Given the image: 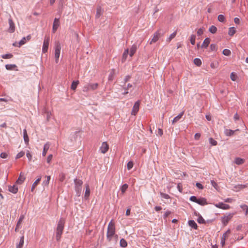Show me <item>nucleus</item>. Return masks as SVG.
Here are the masks:
<instances>
[{"label": "nucleus", "instance_id": "nucleus-58", "mask_svg": "<svg viewBox=\"0 0 248 248\" xmlns=\"http://www.w3.org/2000/svg\"><path fill=\"white\" fill-rule=\"evenodd\" d=\"M203 33V30L202 28L199 29L197 31V34L198 35L200 36L202 35Z\"/></svg>", "mask_w": 248, "mask_h": 248}, {"label": "nucleus", "instance_id": "nucleus-60", "mask_svg": "<svg viewBox=\"0 0 248 248\" xmlns=\"http://www.w3.org/2000/svg\"><path fill=\"white\" fill-rule=\"evenodd\" d=\"M26 155L28 158L29 159V161H31L32 158V155L29 151L27 153Z\"/></svg>", "mask_w": 248, "mask_h": 248}, {"label": "nucleus", "instance_id": "nucleus-54", "mask_svg": "<svg viewBox=\"0 0 248 248\" xmlns=\"http://www.w3.org/2000/svg\"><path fill=\"white\" fill-rule=\"evenodd\" d=\"M25 155V153L23 151H21L19 153L17 154V155L16 156V159L19 158L21 157H22Z\"/></svg>", "mask_w": 248, "mask_h": 248}, {"label": "nucleus", "instance_id": "nucleus-14", "mask_svg": "<svg viewBox=\"0 0 248 248\" xmlns=\"http://www.w3.org/2000/svg\"><path fill=\"white\" fill-rule=\"evenodd\" d=\"M8 22L9 24V28L8 31L9 32H14L15 30V24L11 18L9 19Z\"/></svg>", "mask_w": 248, "mask_h": 248}, {"label": "nucleus", "instance_id": "nucleus-21", "mask_svg": "<svg viewBox=\"0 0 248 248\" xmlns=\"http://www.w3.org/2000/svg\"><path fill=\"white\" fill-rule=\"evenodd\" d=\"M210 42V39L209 38H205L202 45V47L206 48L209 45Z\"/></svg>", "mask_w": 248, "mask_h": 248}, {"label": "nucleus", "instance_id": "nucleus-3", "mask_svg": "<svg viewBox=\"0 0 248 248\" xmlns=\"http://www.w3.org/2000/svg\"><path fill=\"white\" fill-rule=\"evenodd\" d=\"M74 183L75 190L77 192V195L79 196L81 193L83 182L81 180L76 179H75Z\"/></svg>", "mask_w": 248, "mask_h": 248}, {"label": "nucleus", "instance_id": "nucleus-44", "mask_svg": "<svg viewBox=\"0 0 248 248\" xmlns=\"http://www.w3.org/2000/svg\"><path fill=\"white\" fill-rule=\"evenodd\" d=\"M196 36L192 34L190 36V41L192 45H194L195 43Z\"/></svg>", "mask_w": 248, "mask_h": 248}, {"label": "nucleus", "instance_id": "nucleus-12", "mask_svg": "<svg viewBox=\"0 0 248 248\" xmlns=\"http://www.w3.org/2000/svg\"><path fill=\"white\" fill-rule=\"evenodd\" d=\"M31 39V35H29L26 37H23L20 41L18 43V47H20L21 46L24 45L27 41H29Z\"/></svg>", "mask_w": 248, "mask_h": 248}, {"label": "nucleus", "instance_id": "nucleus-42", "mask_svg": "<svg viewBox=\"0 0 248 248\" xmlns=\"http://www.w3.org/2000/svg\"><path fill=\"white\" fill-rule=\"evenodd\" d=\"M115 74V71L114 70H112L110 73V74L108 76V80H112L114 78Z\"/></svg>", "mask_w": 248, "mask_h": 248}, {"label": "nucleus", "instance_id": "nucleus-47", "mask_svg": "<svg viewBox=\"0 0 248 248\" xmlns=\"http://www.w3.org/2000/svg\"><path fill=\"white\" fill-rule=\"evenodd\" d=\"M16 67V65L15 64H7L5 65V67L7 70H12Z\"/></svg>", "mask_w": 248, "mask_h": 248}, {"label": "nucleus", "instance_id": "nucleus-46", "mask_svg": "<svg viewBox=\"0 0 248 248\" xmlns=\"http://www.w3.org/2000/svg\"><path fill=\"white\" fill-rule=\"evenodd\" d=\"M209 140L210 143L212 145L215 146V145H217V141L216 140H215L214 139H213V138H210L209 139Z\"/></svg>", "mask_w": 248, "mask_h": 248}, {"label": "nucleus", "instance_id": "nucleus-51", "mask_svg": "<svg viewBox=\"0 0 248 248\" xmlns=\"http://www.w3.org/2000/svg\"><path fill=\"white\" fill-rule=\"evenodd\" d=\"M160 195L162 198L166 199H169L170 198V196L168 194H166V193L160 192Z\"/></svg>", "mask_w": 248, "mask_h": 248}, {"label": "nucleus", "instance_id": "nucleus-62", "mask_svg": "<svg viewBox=\"0 0 248 248\" xmlns=\"http://www.w3.org/2000/svg\"><path fill=\"white\" fill-rule=\"evenodd\" d=\"M0 156V157L2 158H7L8 155L5 153H1Z\"/></svg>", "mask_w": 248, "mask_h": 248}, {"label": "nucleus", "instance_id": "nucleus-50", "mask_svg": "<svg viewBox=\"0 0 248 248\" xmlns=\"http://www.w3.org/2000/svg\"><path fill=\"white\" fill-rule=\"evenodd\" d=\"M197 221L198 222V223H199L200 224H203V223H205V222L204 219L203 218V217L202 216L199 217L198 218V219H197Z\"/></svg>", "mask_w": 248, "mask_h": 248}, {"label": "nucleus", "instance_id": "nucleus-17", "mask_svg": "<svg viewBox=\"0 0 248 248\" xmlns=\"http://www.w3.org/2000/svg\"><path fill=\"white\" fill-rule=\"evenodd\" d=\"M41 180V176H39L38 178V179L33 183V184L32 185L31 188V191L32 192L33 191L34 188L36 187V186L40 183Z\"/></svg>", "mask_w": 248, "mask_h": 248}, {"label": "nucleus", "instance_id": "nucleus-53", "mask_svg": "<svg viewBox=\"0 0 248 248\" xmlns=\"http://www.w3.org/2000/svg\"><path fill=\"white\" fill-rule=\"evenodd\" d=\"M210 49L212 51H216L217 47L216 44H212L210 45Z\"/></svg>", "mask_w": 248, "mask_h": 248}, {"label": "nucleus", "instance_id": "nucleus-64", "mask_svg": "<svg viewBox=\"0 0 248 248\" xmlns=\"http://www.w3.org/2000/svg\"><path fill=\"white\" fill-rule=\"evenodd\" d=\"M201 137V134L200 133H196L194 136V138L196 140H198Z\"/></svg>", "mask_w": 248, "mask_h": 248}, {"label": "nucleus", "instance_id": "nucleus-16", "mask_svg": "<svg viewBox=\"0 0 248 248\" xmlns=\"http://www.w3.org/2000/svg\"><path fill=\"white\" fill-rule=\"evenodd\" d=\"M197 203L202 206L207 204L206 200L204 198L198 199Z\"/></svg>", "mask_w": 248, "mask_h": 248}, {"label": "nucleus", "instance_id": "nucleus-29", "mask_svg": "<svg viewBox=\"0 0 248 248\" xmlns=\"http://www.w3.org/2000/svg\"><path fill=\"white\" fill-rule=\"evenodd\" d=\"M128 54V49H127L124 50V51L123 54L122 59V61L123 62H124L126 60Z\"/></svg>", "mask_w": 248, "mask_h": 248}, {"label": "nucleus", "instance_id": "nucleus-52", "mask_svg": "<svg viewBox=\"0 0 248 248\" xmlns=\"http://www.w3.org/2000/svg\"><path fill=\"white\" fill-rule=\"evenodd\" d=\"M133 167V163L132 161H129L127 163V168L128 170H130Z\"/></svg>", "mask_w": 248, "mask_h": 248}, {"label": "nucleus", "instance_id": "nucleus-6", "mask_svg": "<svg viewBox=\"0 0 248 248\" xmlns=\"http://www.w3.org/2000/svg\"><path fill=\"white\" fill-rule=\"evenodd\" d=\"M50 38L49 36H46L44 38L42 52L43 53H46L48 50V46L49 44Z\"/></svg>", "mask_w": 248, "mask_h": 248}, {"label": "nucleus", "instance_id": "nucleus-27", "mask_svg": "<svg viewBox=\"0 0 248 248\" xmlns=\"http://www.w3.org/2000/svg\"><path fill=\"white\" fill-rule=\"evenodd\" d=\"M103 13V10L101 7H98L96 10V17L99 18Z\"/></svg>", "mask_w": 248, "mask_h": 248}, {"label": "nucleus", "instance_id": "nucleus-25", "mask_svg": "<svg viewBox=\"0 0 248 248\" xmlns=\"http://www.w3.org/2000/svg\"><path fill=\"white\" fill-rule=\"evenodd\" d=\"M23 136H24V140L26 144H28L29 142V138L27 135V132L26 129L23 130Z\"/></svg>", "mask_w": 248, "mask_h": 248}, {"label": "nucleus", "instance_id": "nucleus-63", "mask_svg": "<svg viewBox=\"0 0 248 248\" xmlns=\"http://www.w3.org/2000/svg\"><path fill=\"white\" fill-rule=\"evenodd\" d=\"M211 183L212 186L214 187H215L216 189H217V184L213 180L211 181Z\"/></svg>", "mask_w": 248, "mask_h": 248}, {"label": "nucleus", "instance_id": "nucleus-8", "mask_svg": "<svg viewBox=\"0 0 248 248\" xmlns=\"http://www.w3.org/2000/svg\"><path fill=\"white\" fill-rule=\"evenodd\" d=\"M109 149V146L107 142H103L100 147L99 150L102 154L107 153Z\"/></svg>", "mask_w": 248, "mask_h": 248}, {"label": "nucleus", "instance_id": "nucleus-10", "mask_svg": "<svg viewBox=\"0 0 248 248\" xmlns=\"http://www.w3.org/2000/svg\"><path fill=\"white\" fill-rule=\"evenodd\" d=\"M233 216V214H229L222 218V222L224 225H226L228 222L231 219Z\"/></svg>", "mask_w": 248, "mask_h": 248}, {"label": "nucleus", "instance_id": "nucleus-22", "mask_svg": "<svg viewBox=\"0 0 248 248\" xmlns=\"http://www.w3.org/2000/svg\"><path fill=\"white\" fill-rule=\"evenodd\" d=\"M9 191H10L12 193H16L17 191H18V188L17 187L15 186V185H14L13 186H9Z\"/></svg>", "mask_w": 248, "mask_h": 248}, {"label": "nucleus", "instance_id": "nucleus-33", "mask_svg": "<svg viewBox=\"0 0 248 248\" xmlns=\"http://www.w3.org/2000/svg\"><path fill=\"white\" fill-rule=\"evenodd\" d=\"M79 84V81L78 80L76 81H73L72 83V85L71 86V88L73 90H75L77 87L78 85Z\"/></svg>", "mask_w": 248, "mask_h": 248}, {"label": "nucleus", "instance_id": "nucleus-55", "mask_svg": "<svg viewBox=\"0 0 248 248\" xmlns=\"http://www.w3.org/2000/svg\"><path fill=\"white\" fill-rule=\"evenodd\" d=\"M248 186V184H245V185H238L237 186V187L240 189H243V188H246Z\"/></svg>", "mask_w": 248, "mask_h": 248}, {"label": "nucleus", "instance_id": "nucleus-24", "mask_svg": "<svg viewBox=\"0 0 248 248\" xmlns=\"http://www.w3.org/2000/svg\"><path fill=\"white\" fill-rule=\"evenodd\" d=\"M188 225L191 228H193L195 229H197V227H198L197 225L194 220H189L188 221Z\"/></svg>", "mask_w": 248, "mask_h": 248}, {"label": "nucleus", "instance_id": "nucleus-4", "mask_svg": "<svg viewBox=\"0 0 248 248\" xmlns=\"http://www.w3.org/2000/svg\"><path fill=\"white\" fill-rule=\"evenodd\" d=\"M61 50V44L59 42H57L55 44V62L57 63L59 62V59L60 55Z\"/></svg>", "mask_w": 248, "mask_h": 248}, {"label": "nucleus", "instance_id": "nucleus-26", "mask_svg": "<svg viewBox=\"0 0 248 248\" xmlns=\"http://www.w3.org/2000/svg\"><path fill=\"white\" fill-rule=\"evenodd\" d=\"M177 31H175L171 33L170 36L166 39V41L168 43L170 42L171 40L173 39L176 35Z\"/></svg>", "mask_w": 248, "mask_h": 248}, {"label": "nucleus", "instance_id": "nucleus-56", "mask_svg": "<svg viewBox=\"0 0 248 248\" xmlns=\"http://www.w3.org/2000/svg\"><path fill=\"white\" fill-rule=\"evenodd\" d=\"M198 199L196 197L194 196H191L190 197V200L192 202H197V201H198Z\"/></svg>", "mask_w": 248, "mask_h": 248}, {"label": "nucleus", "instance_id": "nucleus-20", "mask_svg": "<svg viewBox=\"0 0 248 248\" xmlns=\"http://www.w3.org/2000/svg\"><path fill=\"white\" fill-rule=\"evenodd\" d=\"M25 177L23 175H22V174L21 173L20 174V175H19L18 179L17 180L16 183L17 184L20 185L23 183V182L25 181Z\"/></svg>", "mask_w": 248, "mask_h": 248}, {"label": "nucleus", "instance_id": "nucleus-40", "mask_svg": "<svg viewBox=\"0 0 248 248\" xmlns=\"http://www.w3.org/2000/svg\"><path fill=\"white\" fill-rule=\"evenodd\" d=\"M209 31L212 33H215L217 32V28L215 26H211L209 29Z\"/></svg>", "mask_w": 248, "mask_h": 248}, {"label": "nucleus", "instance_id": "nucleus-5", "mask_svg": "<svg viewBox=\"0 0 248 248\" xmlns=\"http://www.w3.org/2000/svg\"><path fill=\"white\" fill-rule=\"evenodd\" d=\"M98 84L96 83L89 84L83 87V91L84 92H87L90 90H95L98 88Z\"/></svg>", "mask_w": 248, "mask_h": 248}, {"label": "nucleus", "instance_id": "nucleus-7", "mask_svg": "<svg viewBox=\"0 0 248 248\" xmlns=\"http://www.w3.org/2000/svg\"><path fill=\"white\" fill-rule=\"evenodd\" d=\"M161 36L162 35L159 31H156L154 34L153 38L150 42V44H152L157 42Z\"/></svg>", "mask_w": 248, "mask_h": 248}, {"label": "nucleus", "instance_id": "nucleus-39", "mask_svg": "<svg viewBox=\"0 0 248 248\" xmlns=\"http://www.w3.org/2000/svg\"><path fill=\"white\" fill-rule=\"evenodd\" d=\"M193 62H194V63L198 66H200L202 64V61L200 59H198V58H195L194 59V61H193Z\"/></svg>", "mask_w": 248, "mask_h": 248}, {"label": "nucleus", "instance_id": "nucleus-61", "mask_svg": "<svg viewBox=\"0 0 248 248\" xmlns=\"http://www.w3.org/2000/svg\"><path fill=\"white\" fill-rule=\"evenodd\" d=\"M196 186L200 189H202L203 188V186H202V185L200 183H197L196 184Z\"/></svg>", "mask_w": 248, "mask_h": 248}, {"label": "nucleus", "instance_id": "nucleus-41", "mask_svg": "<svg viewBox=\"0 0 248 248\" xmlns=\"http://www.w3.org/2000/svg\"><path fill=\"white\" fill-rule=\"evenodd\" d=\"M128 188V185L126 184L123 185L121 188V192L123 194H124L125 191L127 190Z\"/></svg>", "mask_w": 248, "mask_h": 248}, {"label": "nucleus", "instance_id": "nucleus-13", "mask_svg": "<svg viewBox=\"0 0 248 248\" xmlns=\"http://www.w3.org/2000/svg\"><path fill=\"white\" fill-rule=\"evenodd\" d=\"M59 26H60L59 19L58 18H55L54 19V20L53 22V28H52V31L53 32H56V31L58 29Z\"/></svg>", "mask_w": 248, "mask_h": 248}, {"label": "nucleus", "instance_id": "nucleus-37", "mask_svg": "<svg viewBox=\"0 0 248 248\" xmlns=\"http://www.w3.org/2000/svg\"><path fill=\"white\" fill-rule=\"evenodd\" d=\"M25 218V216L24 215H21L20 216L18 221H17V223L16 224V225H17V227H20V225L23 220V219H24Z\"/></svg>", "mask_w": 248, "mask_h": 248}, {"label": "nucleus", "instance_id": "nucleus-59", "mask_svg": "<svg viewBox=\"0 0 248 248\" xmlns=\"http://www.w3.org/2000/svg\"><path fill=\"white\" fill-rule=\"evenodd\" d=\"M65 179V175L63 173H62L60 175V181L62 182Z\"/></svg>", "mask_w": 248, "mask_h": 248}, {"label": "nucleus", "instance_id": "nucleus-1", "mask_svg": "<svg viewBox=\"0 0 248 248\" xmlns=\"http://www.w3.org/2000/svg\"><path fill=\"white\" fill-rule=\"evenodd\" d=\"M114 236H117L115 234V223L113 220H111L108 226L107 239L108 241H110Z\"/></svg>", "mask_w": 248, "mask_h": 248}, {"label": "nucleus", "instance_id": "nucleus-34", "mask_svg": "<svg viewBox=\"0 0 248 248\" xmlns=\"http://www.w3.org/2000/svg\"><path fill=\"white\" fill-rule=\"evenodd\" d=\"M236 32V30L234 27L230 28L228 34L230 36H232Z\"/></svg>", "mask_w": 248, "mask_h": 248}, {"label": "nucleus", "instance_id": "nucleus-43", "mask_svg": "<svg viewBox=\"0 0 248 248\" xmlns=\"http://www.w3.org/2000/svg\"><path fill=\"white\" fill-rule=\"evenodd\" d=\"M230 78L232 81H235L237 78V76L234 73L232 72L231 74Z\"/></svg>", "mask_w": 248, "mask_h": 248}, {"label": "nucleus", "instance_id": "nucleus-11", "mask_svg": "<svg viewBox=\"0 0 248 248\" xmlns=\"http://www.w3.org/2000/svg\"><path fill=\"white\" fill-rule=\"evenodd\" d=\"M214 205L217 208L224 210H227L230 208L229 205L225 204L223 202H219L218 203L214 204Z\"/></svg>", "mask_w": 248, "mask_h": 248}, {"label": "nucleus", "instance_id": "nucleus-19", "mask_svg": "<svg viewBox=\"0 0 248 248\" xmlns=\"http://www.w3.org/2000/svg\"><path fill=\"white\" fill-rule=\"evenodd\" d=\"M239 130L238 129H237L235 131L231 130V129H226L225 130V134L227 136H231L234 134V132L235 131H239Z\"/></svg>", "mask_w": 248, "mask_h": 248}, {"label": "nucleus", "instance_id": "nucleus-32", "mask_svg": "<svg viewBox=\"0 0 248 248\" xmlns=\"http://www.w3.org/2000/svg\"><path fill=\"white\" fill-rule=\"evenodd\" d=\"M242 209L245 212L246 215L248 214V206L246 204H242L240 205Z\"/></svg>", "mask_w": 248, "mask_h": 248}, {"label": "nucleus", "instance_id": "nucleus-31", "mask_svg": "<svg viewBox=\"0 0 248 248\" xmlns=\"http://www.w3.org/2000/svg\"><path fill=\"white\" fill-rule=\"evenodd\" d=\"M90 190L88 185H86V191L85 192V197L87 198L90 195Z\"/></svg>", "mask_w": 248, "mask_h": 248}, {"label": "nucleus", "instance_id": "nucleus-45", "mask_svg": "<svg viewBox=\"0 0 248 248\" xmlns=\"http://www.w3.org/2000/svg\"><path fill=\"white\" fill-rule=\"evenodd\" d=\"M222 53L223 55L227 56H230L231 54V51L228 49H224Z\"/></svg>", "mask_w": 248, "mask_h": 248}, {"label": "nucleus", "instance_id": "nucleus-2", "mask_svg": "<svg viewBox=\"0 0 248 248\" xmlns=\"http://www.w3.org/2000/svg\"><path fill=\"white\" fill-rule=\"evenodd\" d=\"M64 224L65 219L63 218H61L58 222L56 230V239L58 241H60L61 238V235L63 232Z\"/></svg>", "mask_w": 248, "mask_h": 248}, {"label": "nucleus", "instance_id": "nucleus-9", "mask_svg": "<svg viewBox=\"0 0 248 248\" xmlns=\"http://www.w3.org/2000/svg\"><path fill=\"white\" fill-rule=\"evenodd\" d=\"M140 104V102L139 101L135 103L131 111V115H136L138 113L139 110Z\"/></svg>", "mask_w": 248, "mask_h": 248}, {"label": "nucleus", "instance_id": "nucleus-48", "mask_svg": "<svg viewBox=\"0 0 248 248\" xmlns=\"http://www.w3.org/2000/svg\"><path fill=\"white\" fill-rule=\"evenodd\" d=\"M217 18H218V21L220 22H224V21L225 20V16L222 15H219L218 16Z\"/></svg>", "mask_w": 248, "mask_h": 248}, {"label": "nucleus", "instance_id": "nucleus-18", "mask_svg": "<svg viewBox=\"0 0 248 248\" xmlns=\"http://www.w3.org/2000/svg\"><path fill=\"white\" fill-rule=\"evenodd\" d=\"M49 147H50V145L48 143H46V144H45L44 145L43 151L42 153L43 156H46V153L49 148Z\"/></svg>", "mask_w": 248, "mask_h": 248}, {"label": "nucleus", "instance_id": "nucleus-57", "mask_svg": "<svg viewBox=\"0 0 248 248\" xmlns=\"http://www.w3.org/2000/svg\"><path fill=\"white\" fill-rule=\"evenodd\" d=\"M53 157L52 155H49L47 157V162L50 163Z\"/></svg>", "mask_w": 248, "mask_h": 248}, {"label": "nucleus", "instance_id": "nucleus-35", "mask_svg": "<svg viewBox=\"0 0 248 248\" xmlns=\"http://www.w3.org/2000/svg\"><path fill=\"white\" fill-rule=\"evenodd\" d=\"M230 233V231L228 230L223 234L221 239L226 240L228 238Z\"/></svg>", "mask_w": 248, "mask_h": 248}, {"label": "nucleus", "instance_id": "nucleus-49", "mask_svg": "<svg viewBox=\"0 0 248 248\" xmlns=\"http://www.w3.org/2000/svg\"><path fill=\"white\" fill-rule=\"evenodd\" d=\"M13 55L11 54H7L2 55L1 57L3 59H11L13 57Z\"/></svg>", "mask_w": 248, "mask_h": 248}, {"label": "nucleus", "instance_id": "nucleus-30", "mask_svg": "<svg viewBox=\"0 0 248 248\" xmlns=\"http://www.w3.org/2000/svg\"><path fill=\"white\" fill-rule=\"evenodd\" d=\"M235 163L237 165H241L244 163V159L241 158H236L235 159Z\"/></svg>", "mask_w": 248, "mask_h": 248}, {"label": "nucleus", "instance_id": "nucleus-38", "mask_svg": "<svg viewBox=\"0 0 248 248\" xmlns=\"http://www.w3.org/2000/svg\"><path fill=\"white\" fill-rule=\"evenodd\" d=\"M24 237L22 236L20 238L19 243L18 245L16 246V248H22L24 244Z\"/></svg>", "mask_w": 248, "mask_h": 248}, {"label": "nucleus", "instance_id": "nucleus-36", "mask_svg": "<svg viewBox=\"0 0 248 248\" xmlns=\"http://www.w3.org/2000/svg\"><path fill=\"white\" fill-rule=\"evenodd\" d=\"M120 244V246L123 248H125L127 246V242L124 239H121Z\"/></svg>", "mask_w": 248, "mask_h": 248}, {"label": "nucleus", "instance_id": "nucleus-23", "mask_svg": "<svg viewBox=\"0 0 248 248\" xmlns=\"http://www.w3.org/2000/svg\"><path fill=\"white\" fill-rule=\"evenodd\" d=\"M137 48L136 45H134L132 46V47L130 48L129 54L130 57H132L134 55V54L135 53L137 50Z\"/></svg>", "mask_w": 248, "mask_h": 248}, {"label": "nucleus", "instance_id": "nucleus-15", "mask_svg": "<svg viewBox=\"0 0 248 248\" xmlns=\"http://www.w3.org/2000/svg\"><path fill=\"white\" fill-rule=\"evenodd\" d=\"M45 178H46V180L43 181L42 184L44 188H45V187H47L48 186L49 181L51 178L50 176H46Z\"/></svg>", "mask_w": 248, "mask_h": 248}, {"label": "nucleus", "instance_id": "nucleus-28", "mask_svg": "<svg viewBox=\"0 0 248 248\" xmlns=\"http://www.w3.org/2000/svg\"><path fill=\"white\" fill-rule=\"evenodd\" d=\"M183 114L184 112H182L180 114H179L178 116L175 117L172 121V124H175L177 121H178L182 118V116L183 115Z\"/></svg>", "mask_w": 248, "mask_h": 248}]
</instances>
